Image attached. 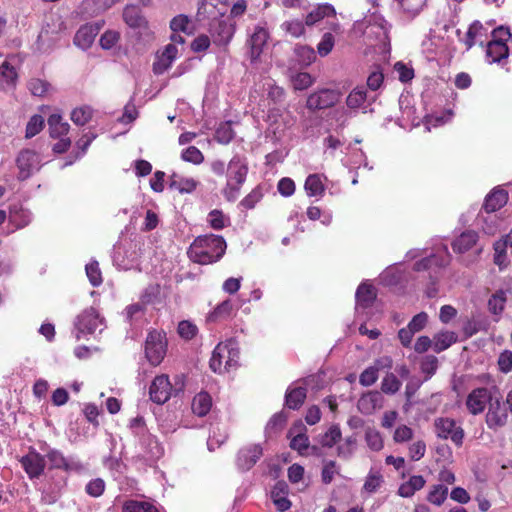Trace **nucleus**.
Instances as JSON below:
<instances>
[{
  "mask_svg": "<svg viewBox=\"0 0 512 512\" xmlns=\"http://www.w3.org/2000/svg\"><path fill=\"white\" fill-rule=\"evenodd\" d=\"M308 196H319L324 193V185L318 174H311L306 178L304 184Z\"/></svg>",
  "mask_w": 512,
  "mask_h": 512,
  "instance_id": "nucleus-31",
  "label": "nucleus"
},
{
  "mask_svg": "<svg viewBox=\"0 0 512 512\" xmlns=\"http://www.w3.org/2000/svg\"><path fill=\"white\" fill-rule=\"evenodd\" d=\"M341 439V430L339 426L333 425L321 436L320 443L324 447H333Z\"/></svg>",
  "mask_w": 512,
  "mask_h": 512,
  "instance_id": "nucleus-45",
  "label": "nucleus"
},
{
  "mask_svg": "<svg viewBox=\"0 0 512 512\" xmlns=\"http://www.w3.org/2000/svg\"><path fill=\"white\" fill-rule=\"evenodd\" d=\"M216 7L213 3L209 2L208 0H202L198 5L197 10V17L199 21L206 20L209 18L217 19L216 18Z\"/></svg>",
  "mask_w": 512,
  "mask_h": 512,
  "instance_id": "nucleus-48",
  "label": "nucleus"
},
{
  "mask_svg": "<svg viewBox=\"0 0 512 512\" xmlns=\"http://www.w3.org/2000/svg\"><path fill=\"white\" fill-rule=\"evenodd\" d=\"M286 420L287 417L285 416V414H274L266 425V432L270 434L281 430L284 427Z\"/></svg>",
  "mask_w": 512,
  "mask_h": 512,
  "instance_id": "nucleus-55",
  "label": "nucleus"
},
{
  "mask_svg": "<svg viewBox=\"0 0 512 512\" xmlns=\"http://www.w3.org/2000/svg\"><path fill=\"white\" fill-rule=\"evenodd\" d=\"M421 371L426 375L425 381L430 379L437 371L438 359L434 355L425 356L420 365Z\"/></svg>",
  "mask_w": 512,
  "mask_h": 512,
  "instance_id": "nucleus-43",
  "label": "nucleus"
},
{
  "mask_svg": "<svg viewBox=\"0 0 512 512\" xmlns=\"http://www.w3.org/2000/svg\"><path fill=\"white\" fill-rule=\"evenodd\" d=\"M103 320L100 318L98 312L90 307L85 309L78 317L75 322V328L77 330L76 339L79 340L82 334H92L99 326L102 325Z\"/></svg>",
  "mask_w": 512,
  "mask_h": 512,
  "instance_id": "nucleus-5",
  "label": "nucleus"
},
{
  "mask_svg": "<svg viewBox=\"0 0 512 512\" xmlns=\"http://www.w3.org/2000/svg\"><path fill=\"white\" fill-rule=\"evenodd\" d=\"M506 248L507 243L505 241H498L494 244V263L498 265L500 268L505 267V259H506Z\"/></svg>",
  "mask_w": 512,
  "mask_h": 512,
  "instance_id": "nucleus-59",
  "label": "nucleus"
},
{
  "mask_svg": "<svg viewBox=\"0 0 512 512\" xmlns=\"http://www.w3.org/2000/svg\"><path fill=\"white\" fill-rule=\"evenodd\" d=\"M16 164L19 169L18 179L26 180L38 169L39 157L35 151L24 149L18 154Z\"/></svg>",
  "mask_w": 512,
  "mask_h": 512,
  "instance_id": "nucleus-7",
  "label": "nucleus"
},
{
  "mask_svg": "<svg viewBox=\"0 0 512 512\" xmlns=\"http://www.w3.org/2000/svg\"><path fill=\"white\" fill-rule=\"evenodd\" d=\"M181 158L184 161L193 164H200L204 160L202 152L195 146H190L187 149H185L181 154Z\"/></svg>",
  "mask_w": 512,
  "mask_h": 512,
  "instance_id": "nucleus-54",
  "label": "nucleus"
},
{
  "mask_svg": "<svg viewBox=\"0 0 512 512\" xmlns=\"http://www.w3.org/2000/svg\"><path fill=\"white\" fill-rule=\"evenodd\" d=\"M306 392L307 391L305 387L288 389L285 395V405L289 409H299L306 399Z\"/></svg>",
  "mask_w": 512,
  "mask_h": 512,
  "instance_id": "nucleus-25",
  "label": "nucleus"
},
{
  "mask_svg": "<svg viewBox=\"0 0 512 512\" xmlns=\"http://www.w3.org/2000/svg\"><path fill=\"white\" fill-rule=\"evenodd\" d=\"M45 457L48 459L52 469H62L67 459L62 452L57 449H48Z\"/></svg>",
  "mask_w": 512,
  "mask_h": 512,
  "instance_id": "nucleus-52",
  "label": "nucleus"
},
{
  "mask_svg": "<svg viewBox=\"0 0 512 512\" xmlns=\"http://www.w3.org/2000/svg\"><path fill=\"white\" fill-rule=\"evenodd\" d=\"M103 24V21H99L81 26L74 36V44L82 50L90 48Z\"/></svg>",
  "mask_w": 512,
  "mask_h": 512,
  "instance_id": "nucleus-10",
  "label": "nucleus"
},
{
  "mask_svg": "<svg viewBox=\"0 0 512 512\" xmlns=\"http://www.w3.org/2000/svg\"><path fill=\"white\" fill-rule=\"evenodd\" d=\"M384 479L380 472L371 470L365 480L363 489L369 493L376 492L383 484Z\"/></svg>",
  "mask_w": 512,
  "mask_h": 512,
  "instance_id": "nucleus-39",
  "label": "nucleus"
},
{
  "mask_svg": "<svg viewBox=\"0 0 512 512\" xmlns=\"http://www.w3.org/2000/svg\"><path fill=\"white\" fill-rule=\"evenodd\" d=\"M506 303V294L503 290L496 291L488 301L489 311L495 315L502 313Z\"/></svg>",
  "mask_w": 512,
  "mask_h": 512,
  "instance_id": "nucleus-36",
  "label": "nucleus"
},
{
  "mask_svg": "<svg viewBox=\"0 0 512 512\" xmlns=\"http://www.w3.org/2000/svg\"><path fill=\"white\" fill-rule=\"evenodd\" d=\"M167 341L165 334L159 331L149 332L145 342V354L148 361L156 366L166 354Z\"/></svg>",
  "mask_w": 512,
  "mask_h": 512,
  "instance_id": "nucleus-3",
  "label": "nucleus"
},
{
  "mask_svg": "<svg viewBox=\"0 0 512 512\" xmlns=\"http://www.w3.org/2000/svg\"><path fill=\"white\" fill-rule=\"evenodd\" d=\"M124 253L127 257V260L124 259L121 249L118 248L114 255V261L122 269L128 270L138 262L140 257L138 245L133 242L129 243L128 249H126Z\"/></svg>",
  "mask_w": 512,
  "mask_h": 512,
  "instance_id": "nucleus-16",
  "label": "nucleus"
},
{
  "mask_svg": "<svg viewBox=\"0 0 512 512\" xmlns=\"http://www.w3.org/2000/svg\"><path fill=\"white\" fill-rule=\"evenodd\" d=\"M365 441L373 451H380L384 446L380 432L374 428H368L365 431Z\"/></svg>",
  "mask_w": 512,
  "mask_h": 512,
  "instance_id": "nucleus-40",
  "label": "nucleus"
},
{
  "mask_svg": "<svg viewBox=\"0 0 512 512\" xmlns=\"http://www.w3.org/2000/svg\"><path fill=\"white\" fill-rule=\"evenodd\" d=\"M177 331L181 338L185 340H191L196 336L198 328L192 322L188 320H183L178 324Z\"/></svg>",
  "mask_w": 512,
  "mask_h": 512,
  "instance_id": "nucleus-49",
  "label": "nucleus"
},
{
  "mask_svg": "<svg viewBox=\"0 0 512 512\" xmlns=\"http://www.w3.org/2000/svg\"><path fill=\"white\" fill-rule=\"evenodd\" d=\"M338 101V93L334 90L323 89L312 93L308 99L306 106L310 110H321L333 106Z\"/></svg>",
  "mask_w": 512,
  "mask_h": 512,
  "instance_id": "nucleus-12",
  "label": "nucleus"
},
{
  "mask_svg": "<svg viewBox=\"0 0 512 512\" xmlns=\"http://www.w3.org/2000/svg\"><path fill=\"white\" fill-rule=\"evenodd\" d=\"M227 171L228 180L230 182L235 181L237 185L241 186L246 180L248 167L244 159L240 156H234L227 166Z\"/></svg>",
  "mask_w": 512,
  "mask_h": 512,
  "instance_id": "nucleus-15",
  "label": "nucleus"
},
{
  "mask_svg": "<svg viewBox=\"0 0 512 512\" xmlns=\"http://www.w3.org/2000/svg\"><path fill=\"white\" fill-rule=\"evenodd\" d=\"M294 53L297 57V61L302 66H308L315 60V52L312 48L305 45H296Z\"/></svg>",
  "mask_w": 512,
  "mask_h": 512,
  "instance_id": "nucleus-35",
  "label": "nucleus"
},
{
  "mask_svg": "<svg viewBox=\"0 0 512 512\" xmlns=\"http://www.w3.org/2000/svg\"><path fill=\"white\" fill-rule=\"evenodd\" d=\"M262 196L261 190L255 188L242 199L240 204L246 209H252L261 200Z\"/></svg>",
  "mask_w": 512,
  "mask_h": 512,
  "instance_id": "nucleus-62",
  "label": "nucleus"
},
{
  "mask_svg": "<svg viewBox=\"0 0 512 512\" xmlns=\"http://www.w3.org/2000/svg\"><path fill=\"white\" fill-rule=\"evenodd\" d=\"M50 87V84L44 80L41 79H31L28 83V88L30 92L34 96H44L48 89Z\"/></svg>",
  "mask_w": 512,
  "mask_h": 512,
  "instance_id": "nucleus-57",
  "label": "nucleus"
},
{
  "mask_svg": "<svg viewBox=\"0 0 512 512\" xmlns=\"http://www.w3.org/2000/svg\"><path fill=\"white\" fill-rule=\"evenodd\" d=\"M225 346H228L229 354H227L226 362L224 364L225 371H230L234 369L238 365L239 360V349L236 345V342L232 339L226 341Z\"/></svg>",
  "mask_w": 512,
  "mask_h": 512,
  "instance_id": "nucleus-34",
  "label": "nucleus"
},
{
  "mask_svg": "<svg viewBox=\"0 0 512 512\" xmlns=\"http://www.w3.org/2000/svg\"><path fill=\"white\" fill-rule=\"evenodd\" d=\"M235 136L230 122L220 124L215 133V139L221 144H228Z\"/></svg>",
  "mask_w": 512,
  "mask_h": 512,
  "instance_id": "nucleus-42",
  "label": "nucleus"
},
{
  "mask_svg": "<svg viewBox=\"0 0 512 512\" xmlns=\"http://www.w3.org/2000/svg\"><path fill=\"white\" fill-rule=\"evenodd\" d=\"M485 421L488 428L493 431H497L507 424L508 413L502 406L500 399H495L490 402L485 416Z\"/></svg>",
  "mask_w": 512,
  "mask_h": 512,
  "instance_id": "nucleus-9",
  "label": "nucleus"
},
{
  "mask_svg": "<svg viewBox=\"0 0 512 512\" xmlns=\"http://www.w3.org/2000/svg\"><path fill=\"white\" fill-rule=\"evenodd\" d=\"M123 512H158V510L148 502L128 500L124 503Z\"/></svg>",
  "mask_w": 512,
  "mask_h": 512,
  "instance_id": "nucleus-37",
  "label": "nucleus"
},
{
  "mask_svg": "<svg viewBox=\"0 0 512 512\" xmlns=\"http://www.w3.org/2000/svg\"><path fill=\"white\" fill-rule=\"evenodd\" d=\"M212 399L206 392L198 393L192 401V411L194 414L203 417L210 411Z\"/></svg>",
  "mask_w": 512,
  "mask_h": 512,
  "instance_id": "nucleus-27",
  "label": "nucleus"
},
{
  "mask_svg": "<svg viewBox=\"0 0 512 512\" xmlns=\"http://www.w3.org/2000/svg\"><path fill=\"white\" fill-rule=\"evenodd\" d=\"M356 445L357 438L355 435L347 437L344 443L337 448L338 456L345 459L350 458L355 451Z\"/></svg>",
  "mask_w": 512,
  "mask_h": 512,
  "instance_id": "nucleus-47",
  "label": "nucleus"
},
{
  "mask_svg": "<svg viewBox=\"0 0 512 512\" xmlns=\"http://www.w3.org/2000/svg\"><path fill=\"white\" fill-rule=\"evenodd\" d=\"M355 297L359 306L363 308L370 307L376 298L375 288L372 285L362 283L357 288Z\"/></svg>",
  "mask_w": 512,
  "mask_h": 512,
  "instance_id": "nucleus-24",
  "label": "nucleus"
},
{
  "mask_svg": "<svg viewBox=\"0 0 512 512\" xmlns=\"http://www.w3.org/2000/svg\"><path fill=\"white\" fill-rule=\"evenodd\" d=\"M498 366L503 373H509L512 370V351L505 350L499 355Z\"/></svg>",
  "mask_w": 512,
  "mask_h": 512,
  "instance_id": "nucleus-64",
  "label": "nucleus"
},
{
  "mask_svg": "<svg viewBox=\"0 0 512 512\" xmlns=\"http://www.w3.org/2000/svg\"><path fill=\"white\" fill-rule=\"evenodd\" d=\"M226 242L222 236L208 234L198 236L191 244L188 254L192 261L211 264L219 261L225 253Z\"/></svg>",
  "mask_w": 512,
  "mask_h": 512,
  "instance_id": "nucleus-1",
  "label": "nucleus"
},
{
  "mask_svg": "<svg viewBox=\"0 0 512 512\" xmlns=\"http://www.w3.org/2000/svg\"><path fill=\"white\" fill-rule=\"evenodd\" d=\"M44 119L41 115H33L26 126V138H32L37 135L43 128Z\"/></svg>",
  "mask_w": 512,
  "mask_h": 512,
  "instance_id": "nucleus-51",
  "label": "nucleus"
},
{
  "mask_svg": "<svg viewBox=\"0 0 512 512\" xmlns=\"http://www.w3.org/2000/svg\"><path fill=\"white\" fill-rule=\"evenodd\" d=\"M457 341V335L451 331H443L436 334L433 338V350L440 353L448 349Z\"/></svg>",
  "mask_w": 512,
  "mask_h": 512,
  "instance_id": "nucleus-28",
  "label": "nucleus"
},
{
  "mask_svg": "<svg viewBox=\"0 0 512 512\" xmlns=\"http://www.w3.org/2000/svg\"><path fill=\"white\" fill-rule=\"evenodd\" d=\"M268 32L263 27H256L253 34L251 35L248 43L250 46L249 58L251 62H256L260 57L263 47L266 45L268 40Z\"/></svg>",
  "mask_w": 512,
  "mask_h": 512,
  "instance_id": "nucleus-14",
  "label": "nucleus"
},
{
  "mask_svg": "<svg viewBox=\"0 0 512 512\" xmlns=\"http://www.w3.org/2000/svg\"><path fill=\"white\" fill-rule=\"evenodd\" d=\"M86 274L90 283L96 287L102 283L101 272L97 261L90 262L86 265Z\"/></svg>",
  "mask_w": 512,
  "mask_h": 512,
  "instance_id": "nucleus-53",
  "label": "nucleus"
},
{
  "mask_svg": "<svg viewBox=\"0 0 512 512\" xmlns=\"http://www.w3.org/2000/svg\"><path fill=\"white\" fill-rule=\"evenodd\" d=\"M402 386L401 381L394 373L388 372L381 382V390L385 394L393 395L397 393Z\"/></svg>",
  "mask_w": 512,
  "mask_h": 512,
  "instance_id": "nucleus-33",
  "label": "nucleus"
},
{
  "mask_svg": "<svg viewBox=\"0 0 512 512\" xmlns=\"http://www.w3.org/2000/svg\"><path fill=\"white\" fill-rule=\"evenodd\" d=\"M92 118V109L89 106L75 108L71 113V120L74 124L83 126Z\"/></svg>",
  "mask_w": 512,
  "mask_h": 512,
  "instance_id": "nucleus-38",
  "label": "nucleus"
},
{
  "mask_svg": "<svg viewBox=\"0 0 512 512\" xmlns=\"http://www.w3.org/2000/svg\"><path fill=\"white\" fill-rule=\"evenodd\" d=\"M227 354H229L228 346L224 343H219L213 350L212 356L209 362V366L215 373L225 372L224 364L226 362Z\"/></svg>",
  "mask_w": 512,
  "mask_h": 512,
  "instance_id": "nucleus-19",
  "label": "nucleus"
},
{
  "mask_svg": "<svg viewBox=\"0 0 512 512\" xmlns=\"http://www.w3.org/2000/svg\"><path fill=\"white\" fill-rule=\"evenodd\" d=\"M209 32L215 45L226 46L235 33V25L225 19H213Z\"/></svg>",
  "mask_w": 512,
  "mask_h": 512,
  "instance_id": "nucleus-6",
  "label": "nucleus"
},
{
  "mask_svg": "<svg viewBox=\"0 0 512 512\" xmlns=\"http://www.w3.org/2000/svg\"><path fill=\"white\" fill-rule=\"evenodd\" d=\"M491 401V393L487 388H476L467 396L466 406L471 414L477 415L482 413L486 404Z\"/></svg>",
  "mask_w": 512,
  "mask_h": 512,
  "instance_id": "nucleus-13",
  "label": "nucleus"
},
{
  "mask_svg": "<svg viewBox=\"0 0 512 512\" xmlns=\"http://www.w3.org/2000/svg\"><path fill=\"white\" fill-rule=\"evenodd\" d=\"M20 463L30 479L39 478L44 473L46 465L45 457L34 449H30L28 454L21 457Z\"/></svg>",
  "mask_w": 512,
  "mask_h": 512,
  "instance_id": "nucleus-8",
  "label": "nucleus"
},
{
  "mask_svg": "<svg viewBox=\"0 0 512 512\" xmlns=\"http://www.w3.org/2000/svg\"><path fill=\"white\" fill-rule=\"evenodd\" d=\"M334 14H335V10H334L333 6L325 4V5L319 6L317 9L310 12L306 16L305 23H306V25L311 26V25L317 23L318 21H320L321 19H323L325 16H330V15H334Z\"/></svg>",
  "mask_w": 512,
  "mask_h": 512,
  "instance_id": "nucleus-32",
  "label": "nucleus"
},
{
  "mask_svg": "<svg viewBox=\"0 0 512 512\" xmlns=\"http://www.w3.org/2000/svg\"><path fill=\"white\" fill-rule=\"evenodd\" d=\"M509 55L507 44L498 41H490L487 44L486 56L489 63H500Z\"/></svg>",
  "mask_w": 512,
  "mask_h": 512,
  "instance_id": "nucleus-20",
  "label": "nucleus"
},
{
  "mask_svg": "<svg viewBox=\"0 0 512 512\" xmlns=\"http://www.w3.org/2000/svg\"><path fill=\"white\" fill-rule=\"evenodd\" d=\"M120 34L116 31L108 30L100 38V45L103 49H111L119 40Z\"/></svg>",
  "mask_w": 512,
  "mask_h": 512,
  "instance_id": "nucleus-61",
  "label": "nucleus"
},
{
  "mask_svg": "<svg viewBox=\"0 0 512 512\" xmlns=\"http://www.w3.org/2000/svg\"><path fill=\"white\" fill-rule=\"evenodd\" d=\"M478 234L475 231H465L452 243L453 250L458 253H465L477 242Z\"/></svg>",
  "mask_w": 512,
  "mask_h": 512,
  "instance_id": "nucleus-22",
  "label": "nucleus"
},
{
  "mask_svg": "<svg viewBox=\"0 0 512 512\" xmlns=\"http://www.w3.org/2000/svg\"><path fill=\"white\" fill-rule=\"evenodd\" d=\"M123 19L125 23L132 28L145 27L146 19L142 15L140 9L135 5H128L123 11Z\"/></svg>",
  "mask_w": 512,
  "mask_h": 512,
  "instance_id": "nucleus-23",
  "label": "nucleus"
},
{
  "mask_svg": "<svg viewBox=\"0 0 512 512\" xmlns=\"http://www.w3.org/2000/svg\"><path fill=\"white\" fill-rule=\"evenodd\" d=\"M48 125L50 136L52 138H59L66 135L70 128L67 122H62V118L59 114L50 115L48 118Z\"/></svg>",
  "mask_w": 512,
  "mask_h": 512,
  "instance_id": "nucleus-29",
  "label": "nucleus"
},
{
  "mask_svg": "<svg viewBox=\"0 0 512 512\" xmlns=\"http://www.w3.org/2000/svg\"><path fill=\"white\" fill-rule=\"evenodd\" d=\"M282 28L293 37H299L304 33V25L300 20L286 21Z\"/></svg>",
  "mask_w": 512,
  "mask_h": 512,
  "instance_id": "nucleus-60",
  "label": "nucleus"
},
{
  "mask_svg": "<svg viewBox=\"0 0 512 512\" xmlns=\"http://www.w3.org/2000/svg\"><path fill=\"white\" fill-rule=\"evenodd\" d=\"M150 399L157 404H164L172 395V385L167 375L155 377L150 389Z\"/></svg>",
  "mask_w": 512,
  "mask_h": 512,
  "instance_id": "nucleus-11",
  "label": "nucleus"
},
{
  "mask_svg": "<svg viewBox=\"0 0 512 512\" xmlns=\"http://www.w3.org/2000/svg\"><path fill=\"white\" fill-rule=\"evenodd\" d=\"M434 428L437 437L441 439H450L457 447H461L464 440V430L457 425L456 421L451 418H436L434 420Z\"/></svg>",
  "mask_w": 512,
  "mask_h": 512,
  "instance_id": "nucleus-2",
  "label": "nucleus"
},
{
  "mask_svg": "<svg viewBox=\"0 0 512 512\" xmlns=\"http://www.w3.org/2000/svg\"><path fill=\"white\" fill-rule=\"evenodd\" d=\"M508 201V192L502 188H494L485 198L483 208L487 213L501 209Z\"/></svg>",
  "mask_w": 512,
  "mask_h": 512,
  "instance_id": "nucleus-17",
  "label": "nucleus"
},
{
  "mask_svg": "<svg viewBox=\"0 0 512 512\" xmlns=\"http://www.w3.org/2000/svg\"><path fill=\"white\" fill-rule=\"evenodd\" d=\"M169 186L182 194L191 193L196 189L197 182L193 178H184L174 173L170 177Z\"/></svg>",
  "mask_w": 512,
  "mask_h": 512,
  "instance_id": "nucleus-26",
  "label": "nucleus"
},
{
  "mask_svg": "<svg viewBox=\"0 0 512 512\" xmlns=\"http://www.w3.org/2000/svg\"><path fill=\"white\" fill-rule=\"evenodd\" d=\"M367 99V91L363 86L354 88L346 99V104L351 109L360 108Z\"/></svg>",
  "mask_w": 512,
  "mask_h": 512,
  "instance_id": "nucleus-30",
  "label": "nucleus"
},
{
  "mask_svg": "<svg viewBox=\"0 0 512 512\" xmlns=\"http://www.w3.org/2000/svg\"><path fill=\"white\" fill-rule=\"evenodd\" d=\"M448 494V488L442 484L434 485L427 496V500L435 505H441Z\"/></svg>",
  "mask_w": 512,
  "mask_h": 512,
  "instance_id": "nucleus-44",
  "label": "nucleus"
},
{
  "mask_svg": "<svg viewBox=\"0 0 512 512\" xmlns=\"http://www.w3.org/2000/svg\"><path fill=\"white\" fill-rule=\"evenodd\" d=\"M105 491V482L101 478L90 480L85 486V492L94 498L100 497Z\"/></svg>",
  "mask_w": 512,
  "mask_h": 512,
  "instance_id": "nucleus-50",
  "label": "nucleus"
},
{
  "mask_svg": "<svg viewBox=\"0 0 512 512\" xmlns=\"http://www.w3.org/2000/svg\"><path fill=\"white\" fill-rule=\"evenodd\" d=\"M261 444H247L241 447L236 454V466L241 471L250 470L262 457Z\"/></svg>",
  "mask_w": 512,
  "mask_h": 512,
  "instance_id": "nucleus-4",
  "label": "nucleus"
},
{
  "mask_svg": "<svg viewBox=\"0 0 512 512\" xmlns=\"http://www.w3.org/2000/svg\"><path fill=\"white\" fill-rule=\"evenodd\" d=\"M291 82L295 90H305L313 84V78L307 72H300L291 77Z\"/></svg>",
  "mask_w": 512,
  "mask_h": 512,
  "instance_id": "nucleus-46",
  "label": "nucleus"
},
{
  "mask_svg": "<svg viewBox=\"0 0 512 512\" xmlns=\"http://www.w3.org/2000/svg\"><path fill=\"white\" fill-rule=\"evenodd\" d=\"M482 30H483V25L478 20L474 21L470 25V27L466 33V38H465V44L467 46V49H470L474 46L475 38L480 34V32Z\"/></svg>",
  "mask_w": 512,
  "mask_h": 512,
  "instance_id": "nucleus-56",
  "label": "nucleus"
},
{
  "mask_svg": "<svg viewBox=\"0 0 512 512\" xmlns=\"http://www.w3.org/2000/svg\"><path fill=\"white\" fill-rule=\"evenodd\" d=\"M378 379V371L377 368L370 366L366 368L359 377V382L361 385L369 387L373 385Z\"/></svg>",
  "mask_w": 512,
  "mask_h": 512,
  "instance_id": "nucleus-58",
  "label": "nucleus"
},
{
  "mask_svg": "<svg viewBox=\"0 0 512 512\" xmlns=\"http://www.w3.org/2000/svg\"><path fill=\"white\" fill-rule=\"evenodd\" d=\"M9 221L16 229L24 228L32 221V213L28 209L14 205L10 208Z\"/></svg>",
  "mask_w": 512,
  "mask_h": 512,
  "instance_id": "nucleus-21",
  "label": "nucleus"
},
{
  "mask_svg": "<svg viewBox=\"0 0 512 512\" xmlns=\"http://www.w3.org/2000/svg\"><path fill=\"white\" fill-rule=\"evenodd\" d=\"M381 395L379 392H369L360 397L357 408L362 414L370 415L381 406Z\"/></svg>",
  "mask_w": 512,
  "mask_h": 512,
  "instance_id": "nucleus-18",
  "label": "nucleus"
},
{
  "mask_svg": "<svg viewBox=\"0 0 512 512\" xmlns=\"http://www.w3.org/2000/svg\"><path fill=\"white\" fill-rule=\"evenodd\" d=\"M233 309V305L230 300H225L210 313L209 319L211 321H218L221 319H226L230 316Z\"/></svg>",
  "mask_w": 512,
  "mask_h": 512,
  "instance_id": "nucleus-41",
  "label": "nucleus"
},
{
  "mask_svg": "<svg viewBox=\"0 0 512 512\" xmlns=\"http://www.w3.org/2000/svg\"><path fill=\"white\" fill-rule=\"evenodd\" d=\"M428 321V315L425 312H420L415 315L411 321L408 323V327L414 332L417 333L424 329Z\"/></svg>",
  "mask_w": 512,
  "mask_h": 512,
  "instance_id": "nucleus-63",
  "label": "nucleus"
}]
</instances>
